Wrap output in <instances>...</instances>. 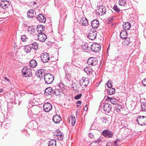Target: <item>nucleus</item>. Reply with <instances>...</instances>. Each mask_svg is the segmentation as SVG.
<instances>
[{
	"label": "nucleus",
	"instance_id": "43",
	"mask_svg": "<svg viewBox=\"0 0 146 146\" xmlns=\"http://www.w3.org/2000/svg\"><path fill=\"white\" fill-rule=\"evenodd\" d=\"M113 9L115 11H116L117 12H119L120 10V9L118 8L116 5H115L114 6Z\"/></svg>",
	"mask_w": 146,
	"mask_h": 146
},
{
	"label": "nucleus",
	"instance_id": "29",
	"mask_svg": "<svg viewBox=\"0 0 146 146\" xmlns=\"http://www.w3.org/2000/svg\"><path fill=\"white\" fill-rule=\"evenodd\" d=\"M37 65V62L35 60H32L30 62V65L31 67L33 68L35 67Z\"/></svg>",
	"mask_w": 146,
	"mask_h": 146
},
{
	"label": "nucleus",
	"instance_id": "28",
	"mask_svg": "<svg viewBox=\"0 0 146 146\" xmlns=\"http://www.w3.org/2000/svg\"><path fill=\"white\" fill-rule=\"evenodd\" d=\"M141 110L143 111H146V101L141 102Z\"/></svg>",
	"mask_w": 146,
	"mask_h": 146
},
{
	"label": "nucleus",
	"instance_id": "57",
	"mask_svg": "<svg viewBox=\"0 0 146 146\" xmlns=\"http://www.w3.org/2000/svg\"><path fill=\"white\" fill-rule=\"evenodd\" d=\"M112 98H112L111 97H107V100H110H110H111Z\"/></svg>",
	"mask_w": 146,
	"mask_h": 146
},
{
	"label": "nucleus",
	"instance_id": "53",
	"mask_svg": "<svg viewBox=\"0 0 146 146\" xmlns=\"http://www.w3.org/2000/svg\"><path fill=\"white\" fill-rule=\"evenodd\" d=\"M76 121L75 118L74 119H72V125L74 126L75 124Z\"/></svg>",
	"mask_w": 146,
	"mask_h": 146
},
{
	"label": "nucleus",
	"instance_id": "18",
	"mask_svg": "<svg viewBox=\"0 0 146 146\" xmlns=\"http://www.w3.org/2000/svg\"><path fill=\"white\" fill-rule=\"evenodd\" d=\"M91 24L92 28H97L99 26V23L97 19H95L91 22Z\"/></svg>",
	"mask_w": 146,
	"mask_h": 146
},
{
	"label": "nucleus",
	"instance_id": "21",
	"mask_svg": "<svg viewBox=\"0 0 146 146\" xmlns=\"http://www.w3.org/2000/svg\"><path fill=\"white\" fill-rule=\"evenodd\" d=\"M125 30L122 31L120 33V36L122 38L124 39L127 37V31Z\"/></svg>",
	"mask_w": 146,
	"mask_h": 146
},
{
	"label": "nucleus",
	"instance_id": "37",
	"mask_svg": "<svg viewBox=\"0 0 146 146\" xmlns=\"http://www.w3.org/2000/svg\"><path fill=\"white\" fill-rule=\"evenodd\" d=\"M89 47L88 45L87 44H85L84 45H83L82 47V49L85 52H88V50Z\"/></svg>",
	"mask_w": 146,
	"mask_h": 146
},
{
	"label": "nucleus",
	"instance_id": "59",
	"mask_svg": "<svg viewBox=\"0 0 146 146\" xmlns=\"http://www.w3.org/2000/svg\"><path fill=\"white\" fill-rule=\"evenodd\" d=\"M110 144V143H108L106 145V146H109Z\"/></svg>",
	"mask_w": 146,
	"mask_h": 146
},
{
	"label": "nucleus",
	"instance_id": "7",
	"mask_svg": "<svg viewBox=\"0 0 146 146\" xmlns=\"http://www.w3.org/2000/svg\"><path fill=\"white\" fill-rule=\"evenodd\" d=\"M106 9L104 6H100L98 9L96 11V13L99 15L102 16L104 15L106 12Z\"/></svg>",
	"mask_w": 146,
	"mask_h": 146
},
{
	"label": "nucleus",
	"instance_id": "16",
	"mask_svg": "<svg viewBox=\"0 0 146 146\" xmlns=\"http://www.w3.org/2000/svg\"><path fill=\"white\" fill-rule=\"evenodd\" d=\"M37 19L39 21L42 23H44L46 21V18L42 14H40L37 16Z\"/></svg>",
	"mask_w": 146,
	"mask_h": 146
},
{
	"label": "nucleus",
	"instance_id": "26",
	"mask_svg": "<svg viewBox=\"0 0 146 146\" xmlns=\"http://www.w3.org/2000/svg\"><path fill=\"white\" fill-rule=\"evenodd\" d=\"M115 110L118 112H120L122 109V107L119 104H118L115 105L114 107Z\"/></svg>",
	"mask_w": 146,
	"mask_h": 146
},
{
	"label": "nucleus",
	"instance_id": "55",
	"mask_svg": "<svg viewBox=\"0 0 146 146\" xmlns=\"http://www.w3.org/2000/svg\"><path fill=\"white\" fill-rule=\"evenodd\" d=\"M4 78L5 80H6L8 82H9L10 80H9L6 77H5Z\"/></svg>",
	"mask_w": 146,
	"mask_h": 146
},
{
	"label": "nucleus",
	"instance_id": "61",
	"mask_svg": "<svg viewBox=\"0 0 146 146\" xmlns=\"http://www.w3.org/2000/svg\"><path fill=\"white\" fill-rule=\"evenodd\" d=\"M118 58V56H116V57H115V58L114 59V60H115L116 59H117Z\"/></svg>",
	"mask_w": 146,
	"mask_h": 146
},
{
	"label": "nucleus",
	"instance_id": "36",
	"mask_svg": "<svg viewBox=\"0 0 146 146\" xmlns=\"http://www.w3.org/2000/svg\"><path fill=\"white\" fill-rule=\"evenodd\" d=\"M101 139H99L97 140L94 142H93L90 144V145H94L95 146H98L99 144L98 143L101 141Z\"/></svg>",
	"mask_w": 146,
	"mask_h": 146
},
{
	"label": "nucleus",
	"instance_id": "50",
	"mask_svg": "<svg viewBox=\"0 0 146 146\" xmlns=\"http://www.w3.org/2000/svg\"><path fill=\"white\" fill-rule=\"evenodd\" d=\"M82 104V102L81 101H78L76 102V104H77L76 106L77 107L79 106V105H81Z\"/></svg>",
	"mask_w": 146,
	"mask_h": 146
},
{
	"label": "nucleus",
	"instance_id": "46",
	"mask_svg": "<svg viewBox=\"0 0 146 146\" xmlns=\"http://www.w3.org/2000/svg\"><path fill=\"white\" fill-rule=\"evenodd\" d=\"M142 84L144 86H146V78L142 81Z\"/></svg>",
	"mask_w": 146,
	"mask_h": 146
},
{
	"label": "nucleus",
	"instance_id": "2",
	"mask_svg": "<svg viewBox=\"0 0 146 146\" xmlns=\"http://www.w3.org/2000/svg\"><path fill=\"white\" fill-rule=\"evenodd\" d=\"M44 76L45 82L46 84H51L52 83L54 79L52 75L50 73H47L45 74Z\"/></svg>",
	"mask_w": 146,
	"mask_h": 146
},
{
	"label": "nucleus",
	"instance_id": "23",
	"mask_svg": "<svg viewBox=\"0 0 146 146\" xmlns=\"http://www.w3.org/2000/svg\"><path fill=\"white\" fill-rule=\"evenodd\" d=\"M27 17L29 18H32L34 17L35 14L34 13V10L32 9H31L27 13Z\"/></svg>",
	"mask_w": 146,
	"mask_h": 146
},
{
	"label": "nucleus",
	"instance_id": "34",
	"mask_svg": "<svg viewBox=\"0 0 146 146\" xmlns=\"http://www.w3.org/2000/svg\"><path fill=\"white\" fill-rule=\"evenodd\" d=\"M24 50L27 53H29L31 50V47L29 45H27L25 46Z\"/></svg>",
	"mask_w": 146,
	"mask_h": 146
},
{
	"label": "nucleus",
	"instance_id": "41",
	"mask_svg": "<svg viewBox=\"0 0 146 146\" xmlns=\"http://www.w3.org/2000/svg\"><path fill=\"white\" fill-rule=\"evenodd\" d=\"M106 84L109 88H111L112 86V83L111 82V81L110 80L108 81Z\"/></svg>",
	"mask_w": 146,
	"mask_h": 146
},
{
	"label": "nucleus",
	"instance_id": "52",
	"mask_svg": "<svg viewBox=\"0 0 146 146\" xmlns=\"http://www.w3.org/2000/svg\"><path fill=\"white\" fill-rule=\"evenodd\" d=\"M114 18V17H110L108 18L109 21L111 22V21H112L113 20Z\"/></svg>",
	"mask_w": 146,
	"mask_h": 146
},
{
	"label": "nucleus",
	"instance_id": "44",
	"mask_svg": "<svg viewBox=\"0 0 146 146\" xmlns=\"http://www.w3.org/2000/svg\"><path fill=\"white\" fill-rule=\"evenodd\" d=\"M120 140L117 139L114 142V144L115 146H118V143L120 142Z\"/></svg>",
	"mask_w": 146,
	"mask_h": 146
},
{
	"label": "nucleus",
	"instance_id": "62",
	"mask_svg": "<svg viewBox=\"0 0 146 146\" xmlns=\"http://www.w3.org/2000/svg\"><path fill=\"white\" fill-rule=\"evenodd\" d=\"M75 48H73V51H74V50H75Z\"/></svg>",
	"mask_w": 146,
	"mask_h": 146
},
{
	"label": "nucleus",
	"instance_id": "15",
	"mask_svg": "<svg viewBox=\"0 0 146 146\" xmlns=\"http://www.w3.org/2000/svg\"><path fill=\"white\" fill-rule=\"evenodd\" d=\"M111 105L108 103L105 104L103 106V110L106 113H108L111 111Z\"/></svg>",
	"mask_w": 146,
	"mask_h": 146
},
{
	"label": "nucleus",
	"instance_id": "40",
	"mask_svg": "<svg viewBox=\"0 0 146 146\" xmlns=\"http://www.w3.org/2000/svg\"><path fill=\"white\" fill-rule=\"evenodd\" d=\"M110 102L112 104L114 105L115 104V105L117 104V100L115 98H113L111 100H110Z\"/></svg>",
	"mask_w": 146,
	"mask_h": 146
},
{
	"label": "nucleus",
	"instance_id": "17",
	"mask_svg": "<svg viewBox=\"0 0 146 146\" xmlns=\"http://www.w3.org/2000/svg\"><path fill=\"white\" fill-rule=\"evenodd\" d=\"M52 120L55 123H58L62 120V119L60 115L56 114L53 116Z\"/></svg>",
	"mask_w": 146,
	"mask_h": 146
},
{
	"label": "nucleus",
	"instance_id": "32",
	"mask_svg": "<svg viewBox=\"0 0 146 146\" xmlns=\"http://www.w3.org/2000/svg\"><path fill=\"white\" fill-rule=\"evenodd\" d=\"M107 92L110 95L113 94L115 92V89L114 88H109L107 90Z\"/></svg>",
	"mask_w": 146,
	"mask_h": 146
},
{
	"label": "nucleus",
	"instance_id": "45",
	"mask_svg": "<svg viewBox=\"0 0 146 146\" xmlns=\"http://www.w3.org/2000/svg\"><path fill=\"white\" fill-rule=\"evenodd\" d=\"M81 96H82V94H78V95H76V96H75L74 97V98L75 99L78 100V99H79L80 98V97H81Z\"/></svg>",
	"mask_w": 146,
	"mask_h": 146
},
{
	"label": "nucleus",
	"instance_id": "42",
	"mask_svg": "<svg viewBox=\"0 0 146 146\" xmlns=\"http://www.w3.org/2000/svg\"><path fill=\"white\" fill-rule=\"evenodd\" d=\"M21 39L22 41L23 42H25L26 41V40L28 39L25 35H23L21 37Z\"/></svg>",
	"mask_w": 146,
	"mask_h": 146
},
{
	"label": "nucleus",
	"instance_id": "11",
	"mask_svg": "<svg viewBox=\"0 0 146 146\" xmlns=\"http://www.w3.org/2000/svg\"><path fill=\"white\" fill-rule=\"evenodd\" d=\"M43 107L44 110L46 112H49L52 108V105L48 102L45 103L43 104Z\"/></svg>",
	"mask_w": 146,
	"mask_h": 146
},
{
	"label": "nucleus",
	"instance_id": "10",
	"mask_svg": "<svg viewBox=\"0 0 146 146\" xmlns=\"http://www.w3.org/2000/svg\"><path fill=\"white\" fill-rule=\"evenodd\" d=\"M98 63V61L95 58L91 57L88 59L87 63L88 65L95 66Z\"/></svg>",
	"mask_w": 146,
	"mask_h": 146
},
{
	"label": "nucleus",
	"instance_id": "35",
	"mask_svg": "<svg viewBox=\"0 0 146 146\" xmlns=\"http://www.w3.org/2000/svg\"><path fill=\"white\" fill-rule=\"evenodd\" d=\"M84 70L88 74H92L93 72L92 70L88 67H86L84 69Z\"/></svg>",
	"mask_w": 146,
	"mask_h": 146
},
{
	"label": "nucleus",
	"instance_id": "63",
	"mask_svg": "<svg viewBox=\"0 0 146 146\" xmlns=\"http://www.w3.org/2000/svg\"><path fill=\"white\" fill-rule=\"evenodd\" d=\"M58 90V91H59V90ZM60 90L62 91L61 90H60Z\"/></svg>",
	"mask_w": 146,
	"mask_h": 146
},
{
	"label": "nucleus",
	"instance_id": "58",
	"mask_svg": "<svg viewBox=\"0 0 146 146\" xmlns=\"http://www.w3.org/2000/svg\"><path fill=\"white\" fill-rule=\"evenodd\" d=\"M74 42H72L71 44V46L72 47H73L74 46Z\"/></svg>",
	"mask_w": 146,
	"mask_h": 146
},
{
	"label": "nucleus",
	"instance_id": "31",
	"mask_svg": "<svg viewBox=\"0 0 146 146\" xmlns=\"http://www.w3.org/2000/svg\"><path fill=\"white\" fill-rule=\"evenodd\" d=\"M27 31L30 34L34 35L35 32V30L33 27H28Z\"/></svg>",
	"mask_w": 146,
	"mask_h": 146
},
{
	"label": "nucleus",
	"instance_id": "27",
	"mask_svg": "<svg viewBox=\"0 0 146 146\" xmlns=\"http://www.w3.org/2000/svg\"><path fill=\"white\" fill-rule=\"evenodd\" d=\"M124 39L123 44L124 45L126 46H128L130 44L131 42L129 38H127Z\"/></svg>",
	"mask_w": 146,
	"mask_h": 146
},
{
	"label": "nucleus",
	"instance_id": "54",
	"mask_svg": "<svg viewBox=\"0 0 146 146\" xmlns=\"http://www.w3.org/2000/svg\"><path fill=\"white\" fill-rule=\"evenodd\" d=\"M89 136L92 138L94 137V135L92 133H90Z\"/></svg>",
	"mask_w": 146,
	"mask_h": 146
},
{
	"label": "nucleus",
	"instance_id": "47",
	"mask_svg": "<svg viewBox=\"0 0 146 146\" xmlns=\"http://www.w3.org/2000/svg\"><path fill=\"white\" fill-rule=\"evenodd\" d=\"M56 136H59V137H62V136L63 135L62 134V133H61L59 131L57 133H56Z\"/></svg>",
	"mask_w": 146,
	"mask_h": 146
},
{
	"label": "nucleus",
	"instance_id": "39",
	"mask_svg": "<svg viewBox=\"0 0 146 146\" xmlns=\"http://www.w3.org/2000/svg\"><path fill=\"white\" fill-rule=\"evenodd\" d=\"M126 1L125 0H119L118 3L121 6H125L126 4Z\"/></svg>",
	"mask_w": 146,
	"mask_h": 146
},
{
	"label": "nucleus",
	"instance_id": "6",
	"mask_svg": "<svg viewBox=\"0 0 146 146\" xmlns=\"http://www.w3.org/2000/svg\"><path fill=\"white\" fill-rule=\"evenodd\" d=\"M89 79L86 77H83L80 80V85L82 88L87 86L89 83Z\"/></svg>",
	"mask_w": 146,
	"mask_h": 146
},
{
	"label": "nucleus",
	"instance_id": "38",
	"mask_svg": "<svg viewBox=\"0 0 146 146\" xmlns=\"http://www.w3.org/2000/svg\"><path fill=\"white\" fill-rule=\"evenodd\" d=\"M31 47L35 50H36L38 48V46L36 42H34L31 44Z\"/></svg>",
	"mask_w": 146,
	"mask_h": 146
},
{
	"label": "nucleus",
	"instance_id": "1",
	"mask_svg": "<svg viewBox=\"0 0 146 146\" xmlns=\"http://www.w3.org/2000/svg\"><path fill=\"white\" fill-rule=\"evenodd\" d=\"M29 106H30L29 110H31L34 114L36 115L38 113L39 111V107L35 105L31 100H29Z\"/></svg>",
	"mask_w": 146,
	"mask_h": 146
},
{
	"label": "nucleus",
	"instance_id": "49",
	"mask_svg": "<svg viewBox=\"0 0 146 146\" xmlns=\"http://www.w3.org/2000/svg\"><path fill=\"white\" fill-rule=\"evenodd\" d=\"M64 136L63 135L62 136V137H59V136H57V138L58 140H62V139H63Z\"/></svg>",
	"mask_w": 146,
	"mask_h": 146
},
{
	"label": "nucleus",
	"instance_id": "20",
	"mask_svg": "<svg viewBox=\"0 0 146 146\" xmlns=\"http://www.w3.org/2000/svg\"><path fill=\"white\" fill-rule=\"evenodd\" d=\"M88 20L87 18L83 17L80 21V23L83 26H86L88 24Z\"/></svg>",
	"mask_w": 146,
	"mask_h": 146
},
{
	"label": "nucleus",
	"instance_id": "13",
	"mask_svg": "<svg viewBox=\"0 0 146 146\" xmlns=\"http://www.w3.org/2000/svg\"><path fill=\"white\" fill-rule=\"evenodd\" d=\"M47 36L44 33H39L38 35V40L41 42H44L46 39Z\"/></svg>",
	"mask_w": 146,
	"mask_h": 146
},
{
	"label": "nucleus",
	"instance_id": "56",
	"mask_svg": "<svg viewBox=\"0 0 146 146\" xmlns=\"http://www.w3.org/2000/svg\"><path fill=\"white\" fill-rule=\"evenodd\" d=\"M88 109L87 107V105H86L85 106V107L84 108V110L85 111H86Z\"/></svg>",
	"mask_w": 146,
	"mask_h": 146
},
{
	"label": "nucleus",
	"instance_id": "14",
	"mask_svg": "<svg viewBox=\"0 0 146 146\" xmlns=\"http://www.w3.org/2000/svg\"><path fill=\"white\" fill-rule=\"evenodd\" d=\"M9 5L10 3L7 1H2L0 3V6L4 9H6Z\"/></svg>",
	"mask_w": 146,
	"mask_h": 146
},
{
	"label": "nucleus",
	"instance_id": "9",
	"mask_svg": "<svg viewBox=\"0 0 146 146\" xmlns=\"http://www.w3.org/2000/svg\"><path fill=\"white\" fill-rule=\"evenodd\" d=\"M101 48L100 45L98 44L94 43L91 46L90 48L94 52H98L100 50Z\"/></svg>",
	"mask_w": 146,
	"mask_h": 146
},
{
	"label": "nucleus",
	"instance_id": "33",
	"mask_svg": "<svg viewBox=\"0 0 146 146\" xmlns=\"http://www.w3.org/2000/svg\"><path fill=\"white\" fill-rule=\"evenodd\" d=\"M102 120V122L105 125H108L109 123V122L107 118L106 117H103V118H101Z\"/></svg>",
	"mask_w": 146,
	"mask_h": 146
},
{
	"label": "nucleus",
	"instance_id": "5",
	"mask_svg": "<svg viewBox=\"0 0 146 146\" xmlns=\"http://www.w3.org/2000/svg\"><path fill=\"white\" fill-rule=\"evenodd\" d=\"M136 120L137 123L140 125H146V117L139 116Z\"/></svg>",
	"mask_w": 146,
	"mask_h": 146
},
{
	"label": "nucleus",
	"instance_id": "19",
	"mask_svg": "<svg viewBox=\"0 0 146 146\" xmlns=\"http://www.w3.org/2000/svg\"><path fill=\"white\" fill-rule=\"evenodd\" d=\"M45 73L44 70L42 69H39L35 73L36 75L38 77L40 78L44 76Z\"/></svg>",
	"mask_w": 146,
	"mask_h": 146
},
{
	"label": "nucleus",
	"instance_id": "60",
	"mask_svg": "<svg viewBox=\"0 0 146 146\" xmlns=\"http://www.w3.org/2000/svg\"><path fill=\"white\" fill-rule=\"evenodd\" d=\"M3 91V90L2 89H0V92H1Z\"/></svg>",
	"mask_w": 146,
	"mask_h": 146
},
{
	"label": "nucleus",
	"instance_id": "3",
	"mask_svg": "<svg viewBox=\"0 0 146 146\" xmlns=\"http://www.w3.org/2000/svg\"><path fill=\"white\" fill-rule=\"evenodd\" d=\"M97 34V31L94 29H92L89 30L88 37L91 40L95 39L96 37Z\"/></svg>",
	"mask_w": 146,
	"mask_h": 146
},
{
	"label": "nucleus",
	"instance_id": "22",
	"mask_svg": "<svg viewBox=\"0 0 146 146\" xmlns=\"http://www.w3.org/2000/svg\"><path fill=\"white\" fill-rule=\"evenodd\" d=\"M44 30V27L43 25H38L36 29V31L39 33H42Z\"/></svg>",
	"mask_w": 146,
	"mask_h": 146
},
{
	"label": "nucleus",
	"instance_id": "25",
	"mask_svg": "<svg viewBox=\"0 0 146 146\" xmlns=\"http://www.w3.org/2000/svg\"><path fill=\"white\" fill-rule=\"evenodd\" d=\"M52 90V88L51 87L47 88L45 90V94L47 95H51Z\"/></svg>",
	"mask_w": 146,
	"mask_h": 146
},
{
	"label": "nucleus",
	"instance_id": "48",
	"mask_svg": "<svg viewBox=\"0 0 146 146\" xmlns=\"http://www.w3.org/2000/svg\"><path fill=\"white\" fill-rule=\"evenodd\" d=\"M58 92H62V93H63V92L62 91H58V90H57V91H54V93L55 94L56 96H58V95L59 94H56V93H58Z\"/></svg>",
	"mask_w": 146,
	"mask_h": 146
},
{
	"label": "nucleus",
	"instance_id": "51",
	"mask_svg": "<svg viewBox=\"0 0 146 146\" xmlns=\"http://www.w3.org/2000/svg\"><path fill=\"white\" fill-rule=\"evenodd\" d=\"M68 65V63L67 62H66L64 65V69L66 70V67Z\"/></svg>",
	"mask_w": 146,
	"mask_h": 146
},
{
	"label": "nucleus",
	"instance_id": "24",
	"mask_svg": "<svg viewBox=\"0 0 146 146\" xmlns=\"http://www.w3.org/2000/svg\"><path fill=\"white\" fill-rule=\"evenodd\" d=\"M123 28L125 30H128L130 28L131 25L130 23L126 22L123 24Z\"/></svg>",
	"mask_w": 146,
	"mask_h": 146
},
{
	"label": "nucleus",
	"instance_id": "8",
	"mask_svg": "<svg viewBox=\"0 0 146 146\" xmlns=\"http://www.w3.org/2000/svg\"><path fill=\"white\" fill-rule=\"evenodd\" d=\"M41 60L44 63L47 62L50 59V57L48 53L44 52L42 53L40 56Z\"/></svg>",
	"mask_w": 146,
	"mask_h": 146
},
{
	"label": "nucleus",
	"instance_id": "12",
	"mask_svg": "<svg viewBox=\"0 0 146 146\" xmlns=\"http://www.w3.org/2000/svg\"><path fill=\"white\" fill-rule=\"evenodd\" d=\"M102 134L105 137L111 138L113 135V133L112 131L106 129L102 132Z\"/></svg>",
	"mask_w": 146,
	"mask_h": 146
},
{
	"label": "nucleus",
	"instance_id": "30",
	"mask_svg": "<svg viewBox=\"0 0 146 146\" xmlns=\"http://www.w3.org/2000/svg\"><path fill=\"white\" fill-rule=\"evenodd\" d=\"M56 141L53 139H51L49 141L48 143V146H56Z\"/></svg>",
	"mask_w": 146,
	"mask_h": 146
},
{
	"label": "nucleus",
	"instance_id": "64",
	"mask_svg": "<svg viewBox=\"0 0 146 146\" xmlns=\"http://www.w3.org/2000/svg\"><path fill=\"white\" fill-rule=\"evenodd\" d=\"M72 119L73 118L72 117Z\"/></svg>",
	"mask_w": 146,
	"mask_h": 146
},
{
	"label": "nucleus",
	"instance_id": "4",
	"mask_svg": "<svg viewBox=\"0 0 146 146\" xmlns=\"http://www.w3.org/2000/svg\"><path fill=\"white\" fill-rule=\"evenodd\" d=\"M22 72L25 77H29L32 76V69L30 68L25 67L22 69Z\"/></svg>",
	"mask_w": 146,
	"mask_h": 146
}]
</instances>
